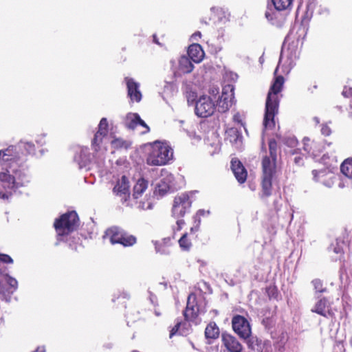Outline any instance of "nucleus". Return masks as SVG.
Segmentation results:
<instances>
[{"instance_id":"38","label":"nucleus","mask_w":352,"mask_h":352,"mask_svg":"<svg viewBox=\"0 0 352 352\" xmlns=\"http://www.w3.org/2000/svg\"><path fill=\"white\" fill-rule=\"evenodd\" d=\"M182 325L181 322H177L176 324L173 327V329L170 331V338H172L173 336L175 335L177 332H179V334H183V332L180 331L179 328Z\"/></svg>"},{"instance_id":"39","label":"nucleus","mask_w":352,"mask_h":352,"mask_svg":"<svg viewBox=\"0 0 352 352\" xmlns=\"http://www.w3.org/2000/svg\"><path fill=\"white\" fill-rule=\"evenodd\" d=\"M0 262L4 263H12L13 260L9 255L0 253Z\"/></svg>"},{"instance_id":"57","label":"nucleus","mask_w":352,"mask_h":352,"mask_svg":"<svg viewBox=\"0 0 352 352\" xmlns=\"http://www.w3.org/2000/svg\"><path fill=\"white\" fill-rule=\"evenodd\" d=\"M295 162L297 163L298 162H299V160H298L296 157L295 158Z\"/></svg>"},{"instance_id":"16","label":"nucleus","mask_w":352,"mask_h":352,"mask_svg":"<svg viewBox=\"0 0 352 352\" xmlns=\"http://www.w3.org/2000/svg\"><path fill=\"white\" fill-rule=\"evenodd\" d=\"M124 125L126 127L130 129H134L138 126H142L145 128V131H143V133H147L149 131V127L147 124L142 120L140 116L136 113H129L126 115L124 120Z\"/></svg>"},{"instance_id":"27","label":"nucleus","mask_w":352,"mask_h":352,"mask_svg":"<svg viewBox=\"0 0 352 352\" xmlns=\"http://www.w3.org/2000/svg\"><path fill=\"white\" fill-rule=\"evenodd\" d=\"M16 146L19 151L21 150H23V153H24V154H25V155H27V154L31 155V154L34 153L35 147H34V144H32V142L21 141Z\"/></svg>"},{"instance_id":"24","label":"nucleus","mask_w":352,"mask_h":352,"mask_svg":"<svg viewBox=\"0 0 352 352\" xmlns=\"http://www.w3.org/2000/svg\"><path fill=\"white\" fill-rule=\"evenodd\" d=\"M189 58L195 63L201 62L204 56V52L200 45L194 43L189 46L188 50Z\"/></svg>"},{"instance_id":"50","label":"nucleus","mask_w":352,"mask_h":352,"mask_svg":"<svg viewBox=\"0 0 352 352\" xmlns=\"http://www.w3.org/2000/svg\"><path fill=\"white\" fill-rule=\"evenodd\" d=\"M333 252L336 254H340L342 252V250L340 247H338V248H334Z\"/></svg>"},{"instance_id":"36","label":"nucleus","mask_w":352,"mask_h":352,"mask_svg":"<svg viewBox=\"0 0 352 352\" xmlns=\"http://www.w3.org/2000/svg\"><path fill=\"white\" fill-rule=\"evenodd\" d=\"M270 155L271 157H276V143L274 140H270L269 142Z\"/></svg>"},{"instance_id":"30","label":"nucleus","mask_w":352,"mask_h":352,"mask_svg":"<svg viewBox=\"0 0 352 352\" xmlns=\"http://www.w3.org/2000/svg\"><path fill=\"white\" fill-rule=\"evenodd\" d=\"M135 243L136 238L133 235L128 234L124 231L118 243L122 244L124 247H127L131 246Z\"/></svg>"},{"instance_id":"26","label":"nucleus","mask_w":352,"mask_h":352,"mask_svg":"<svg viewBox=\"0 0 352 352\" xmlns=\"http://www.w3.org/2000/svg\"><path fill=\"white\" fill-rule=\"evenodd\" d=\"M5 282L8 285L9 287L6 289V291H4L5 292V294H3L4 296H6V294H8L9 295L12 294L17 289L18 282L14 278L7 274L5 276ZM1 286L3 288V289L5 290L3 287L1 285Z\"/></svg>"},{"instance_id":"13","label":"nucleus","mask_w":352,"mask_h":352,"mask_svg":"<svg viewBox=\"0 0 352 352\" xmlns=\"http://www.w3.org/2000/svg\"><path fill=\"white\" fill-rule=\"evenodd\" d=\"M234 86L227 85L223 87L222 94L218 100L217 106L218 111L225 113L229 110L233 104Z\"/></svg>"},{"instance_id":"14","label":"nucleus","mask_w":352,"mask_h":352,"mask_svg":"<svg viewBox=\"0 0 352 352\" xmlns=\"http://www.w3.org/2000/svg\"><path fill=\"white\" fill-rule=\"evenodd\" d=\"M232 328L241 338L247 339L251 334V328L248 321L243 316L237 315L232 320Z\"/></svg>"},{"instance_id":"59","label":"nucleus","mask_w":352,"mask_h":352,"mask_svg":"<svg viewBox=\"0 0 352 352\" xmlns=\"http://www.w3.org/2000/svg\"><path fill=\"white\" fill-rule=\"evenodd\" d=\"M155 314H156L157 316H160V314H159V312H157V311H155Z\"/></svg>"},{"instance_id":"47","label":"nucleus","mask_w":352,"mask_h":352,"mask_svg":"<svg viewBox=\"0 0 352 352\" xmlns=\"http://www.w3.org/2000/svg\"><path fill=\"white\" fill-rule=\"evenodd\" d=\"M149 299H150L151 302L153 305H155V302H156V301H157V298H156V296H155L154 294H153L150 293Z\"/></svg>"},{"instance_id":"28","label":"nucleus","mask_w":352,"mask_h":352,"mask_svg":"<svg viewBox=\"0 0 352 352\" xmlns=\"http://www.w3.org/2000/svg\"><path fill=\"white\" fill-rule=\"evenodd\" d=\"M219 330L214 322L208 324L205 330V336L207 338L215 339L219 336Z\"/></svg>"},{"instance_id":"5","label":"nucleus","mask_w":352,"mask_h":352,"mask_svg":"<svg viewBox=\"0 0 352 352\" xmlns=\"http://www.w3.org/2000/svg\"><path fill=\"white\" fill-rule=\"evenodd\" d=\"M54 228L58 234V240L60 237L67 235L74 231L78 226V217L75 211L67 212L60 219H56Z\"/></svg>"},{"instance_id":"18","label":"nucleus","mask_w":352,"mask_h":352,"mask_svg":"<svg viewBox=\"0 0 352 352\" xmlns=\"http://www.w3.org/2000/svg\"><path fill=\"white\" fill-rule=\"evenodd\" d=\"M190 58L186 56H182L179 58L177 66L174 68L175 76H182V74L190 73L194 65L191 63Z\"/></svg>"},{"instance_id":"41","label":"nucleus","mask_w":352,"mask_h":352,"mask_svg":"<svg viewBox=\"0 0 352 352\" xmlns=\"http://www.w3.org/2000/svg\"><path fill=\"white\" fill-rule=\"evenodd\" d=\"M312 174H313L314 179L316 181H320V178L324 175L323 171H318L316 170H314L312 171Z\"/></svg>"},{"instance_id":"3","label":"nucleus","mask_w":352,"mask_h":352,"mask_svg":"<svg viewBox=\"0 0 352 352\" xmlns=\"http://www.w3.org/2000/svg\"><path fill=\"white\" fill-rule=\"evenodd\" d=\"M173 157V149L167 143L155 142L146 161L151 166H162L169 162Z\"/></svg>"},{"instance_id":"52","label":"nucleus","mask_w":352,"mask_h":352,"mask_svg":"<svg viewBox=\"0 0 352 352\" xmlns=\"http://www.w3.org/2000/svg\"><path fill=\"white\" fill-rule=\"evenodd\" d=\"M103 155H104V151H102L101 153L98 155V157L102 160H103Z\"/></svg>"},{"instance_id":"12","label":"nucleus","mask_w":352,"mask_h":352,"mask_svg":"<svg viewBox=\"0 0 352 352\" xmlns=\"http://www.w3.org/2000/svg\"><path fill=\"white\" fill-rule=\"evenodd\" d=\"M298 58L297 52L296 50H291L289 47L285 50L283 47L281 50L278 65L275 69L274 74H276L279 67L282 65L285 72H289L294 66L295 61Z\"/></svg>"},{"instance_id":"37","label":"nucleus","mask_w":352,"mask_h":352,"mask_svg":"<svg viewBox=\"0 0 352 352\" xmlns=\"http://www.w3.org/2000/svg\"><path fill=\"white\" fill-rule=\"evenodd\" d=\"M184 224H185V222H184V219H177V220L176 221V225L173 226V234H175L176 232L180 231Z\"/></svg>"},{"instance_id":"8","label":"nucleus","mask_w":352,"mask_h":352,"mask_svg":"<svg viewBox=\"0 0 352 352\" xmlns=\"http://www.w3.org/2000/svg\"><path fill=\"white\" fill-rule=\"evenodd\" d=\"M148 188V182L143 178L139 179L133 186L132 200L133 205L142 210L151 208V203L147 198V195L142 198Z\"/></svg>"},{"instance_id":"42","label":"nucleus","mask_w":352,"mask_h":352,"mask_svg":"<svg viewBox=\"0 0 352 352\" xmlns=\"http://www.w3.org/2000/svg\"><path fill=\"white\" fill-rule=\"evenodd\" d=\"M321 132L324 135H329L331 133V131L328 125L323 124L321 128Z\"/></svg>"},{"instance_id":"43","label":"nucleus","mask_w":352,"mask_h":352,"mask_svg":"<svg viewBox=\"0 0 352 352\" xmlns=\"http://www.w3.org/2000/svg\"><path fill=\"white\" fill-rule=\"evenodd\" d=\"M309 139L308 138H305L304 139V149L305 151H306L307 153H312L314 154V151H311V147L309 146L308 142H309Z\"/></svg>"},{"instance_id":"17","label":"nucleus","mask_w":352,"mask_h":352,"mask_svg":"<svg viewBox=\"0 0 352 352\" xmlns=\"http://www.w3.org/2000/svg\"><path fill=\"white\" fill-rule=\"evenodd\" d=\"M108 122L106 118H103L101 119L99 125L98 130L94 135V138L92 140V146L94 149L96 155L98 153V148L99 144L102 142L103 138L107 135V133Z\"/></svg>"},{"instance_id":"56","label":"nucleus","mask_w":352,"mask_h":352,"mask_svg":"<svg viewBox=\"0 0 352 352\" xmlns=\"http://www.w3.org/2000/svg\"><path fill=\"white\" fill-rule=\"evenodd\" d=\"M236 117H237V116H236V115H235V116H234V120H238V118H236Z\"/></svg>"},{"instance_id":"34","label":"nucleus","mask_w":352,"mask_h":352,"mask_svg":"<svg viewBox=\"0 0 352 352\" xmlns=\"http://www.w3.org/2000/svg\"><path fill=\"white\" fill-rule=\"evenodd\" d=\"M111 145L114 148H127L129 146L128 142L121 139L115 138L111 141Z\"/></svg>"},{"instance_id":"58","label":"nucleus","mask_w":352,"mask_h":352,"mask_svg":"<svg viewBox=\"0 0 352 352\" xmlns=\"http://www.w3.org/2000/svg\"><path fill=\"white\" fill-rule=\"evenodd\" d=\"M295 162L297 163L298 162H299V160H298L296 157L295 158Z\"/></svg>"},{"instance_id":"53","label":"nucleus","mask_w":352,"mask_h":352,"mask_svg":"<svg viewBox=\"0 0 352 352\" xmlns=\"http://www.w3.org/2000/svg\"><path fill=\"white\" fill-rule=\"evenodd\" d=\"M314 120L316 123H319V119L318 118H314Z\"/></svg>"},{"instance_id":"2","label":"nucleus","mask_w":352,"mask_h":352,"mask_svg":"<svg viewBox=\"0 0 352 352\" xmlns=\"http://www.w3.org/2000/svg\"><path fill=\"white\" fill-rule=\"evenodd\" d=\"M283 83L284 78L282 76H276L268 92L263 120L265 130L272 129L275 125L274 116L278 113L279 104L278 94L282 90Z\"/></svg>"},{"instance_id":"7","label":"nucleus","mask_w":352,"mask_h":352,"mask_svg":"<svg viewBox=\"0 0 352 352\" xmlns=\"http://www.w3.org/2000/svg\"><path fill=\"white\" fill-rule=\"evenodd\" d=\"M23 159L19 154L16 146H10L5 149L0 150V165L2 169L7 172L10 170V166L18 167Z\"/></svg>"},{"instance_id":"6","label":"nucleus","mask_w":352,"mask_h":352,"mask_svg":"<svg viewBox=\"0 0 352 352\" xmlns=\"http://www.w3.org/2000/svg\"><path fill=\"white\" fill-rule=\"evenodd\" d=\"M205 311V302L203 300L198 302L195 294H190L188 297L186 308L184 311L185 320L198 324L200 322L198 316Z\"/></svg>"},{"instance_id":"22","label":"nucleus","mask_w":352,"mask_h":352,"mask_svg":"<svg viewBox=\"0 0 352 352\" xmlns=\"http://www.w3.org/2000/svg\"><path fill=\"white\" fill-rule=\"evenodd\" d=\"M223 345L230 352H241L243 346L234 336L225 334L222 336Z\"/></svg>"},{"instance_id":"32","label":"nucleus","mask_w":352,"mask_h":352,"mask_svg":"<svg viewBox=\"0 0 352 352\" xmlns=\"http://www.w3.org/2000/svg\"><path fill=\"white\" fill-rule=\"evenodd\" d=\"M178 242L179 247L184 251H188L192 246V243L188 238V233H184L179 239Z\"/></svg>"},{"instance_id":"51","label":"nucleus","mask_w":352,"mask_h":352,"mask_svg":"<svg viewBox=\"0 0 352 352\" xmlns=\"http://www.w3.org/2000/svg\"><path fill=\"white\" fill-rule=\"evenodd\" d=\"M321 182L324 183V185H326V186H329V187H331V185H332V184H333V182H329L328 184H326V183H324L323 181H321Z\"/></svg>"},{"instance_id":"54","label":"nucleus","mask_w":352,"mask_h":352,"mask_svg":"<svg viewBox=\"0 0 352 352\" xmlns=\"http://www.w3.org/2000/svg\"><path fill=\"white\" fill-rule=\"evenodd\" d=\"M278 204V201H274V206L276 208V205Z\"/></svg>"},{"instance_id":"11","label":"nucleus","mask_w":352,"mask_h":352,"mask_svg":"<svg viewBox=\"0 0 352 352\" xmlns=\"http://www.w3.org/2000/svg\"><path fill=\"white\" fill-rule=\"evenodd\" d=\"M191 201L188 194H182L175 198L172 208L173 216L175 219H181L191 207Z\"/></svg>"},{"instance_id":"55","label":"nucleus","mask_w":352,"mask_h":352,"mask_svg":"<svg viewBox=\"0 0 352 352\" xmlns=\"http://www.w3.org/2000/svg\"><path fill=\"white\" fill-rule=\"evenodd\" d=\"M236 117H237V116H236V115H235V116H234V120H238V118H236Z\"/></svg>"},{"instance_id":"45","label":"nucleus","mask_w":352,"mask_h":352,"mask_svg":"<svg viewBox=\"0 0 352 352\" xmlns=\"http://www.w3.org/2000/svg\"><path fill=\"white\" fill-rule=\"evenodd\" d=\"M201 32H197L194 33V34L192 35L191 38H192V39L193 41H198V40H199V38H201Z\"/></svg>"},{"instance_id":"1","label":"nucleus","mask_w":352,"mask_h":352,"mask_svg":"<svg viewBox=\"0 0 352 352\" xmlns=\"http://www.w3.org/2000/svg\"><path fill=\"white\" fill-rule=\"evenodd\" d=\"M19 164V166H10V170L7 172H0V185L6 190H12L20 186L26 185L30 182V176L28 170ZM11 192H0V197L2 199H8Z\"/></svg>"},{"instance_id":"21","label":"nucleus","mask_w":352,"mask_h":352,"mask_svg":"<svg viewBox=\"0 0 352 352\" xmlns=\"http://www.w3.org/2000/svg\"><path fill=\"white\" fill-rule=\"evenodd\" d=\"M231 168L238 182L241 184L244 183L247 178V171L241 162L238 160H232Z\"/></svg>"},{"instance_id":"25","label":"nucleus","mask_w":352,"mask_h":352,"mask_svg":"<svg viewBox=\"0 0 352 352\" xmlns=\"http://www.w3.org/2000/svg\"><path fill=\"white\" fill-rule=\"evenodd\" d=\"M124 230L118 227H111L107 229L103 236L104 239H108L111 244L118 243Z\"/></svg>"},{"instance_id":"46","label":"nucleus","mask_w":352,"mask_h":352,"mask_svg":"<svg viewBox=\"0 0 352 352\" xmlns=\"http://www.w3.org/2000/svg\"><path fill=\"white\" fill-rule=\"evenodd\" d=\"M199 223H200V219L198 220V223L196 226H195L190 228L191 233H195L196 232L198 231L199 227Z\"/></svg>"},{"instance_id":"23","label":"nucleus","mask_w":352,"mask_h":352,"mask_svg":"<svg viewBox=\"0 0 352 352\" xmlns=\"http://www.w3.org/2000/svg\"><path fill=\"white\" fill-rule=\"evenodd\" d=\"M173 180V176L171 174H167L163 177L156 184L155 193L159 194L160 196L164 195L170 189Z\"/></svg>"},{"instance_id":"9","label":"nucleus","mask_w":352,"mask_h":352,"mask_svg":"<svg viewBox=\"0 0 352 352\" xmlns=\"http://www.w3.org/2000/svg\"><path fill=\"white\" fill-rule=\"evenodd\" d=\"M129 182L128 178L123 175L120 179H118L116 182V185L113 188V194L120 199V201L123 204H126L127 206H133L132 200L130 199L129 192Z\"/></svg>"},{"instance_id":"31","label":"nucleus","mask_w":352,"mask_h":352,"mask_svg":"<svg viewBox=\"0 0 352 352\" xmlns=\"http://www.w3.org/2000/svg\"><path fill=\"white\" fill-rule=\"evenodd\" d=\"M341 172L346 177L352 179V160L347 159L341 164Z\"/></svg>"},{"instance_id":"20","label":"nucleus","mask_w":352,"mask_h":352,"mask_svg":"<svg viewBox=\"0 0 352 352\" xmlns=\"http://www.w3.org/2000/svg\"><path fill=\"white\" fill-rule=\"evenodd\" d=\"M74 160L78 164L79 168L86 167L91 162L89 149L87 147L78 148L76 151Z\"/></svg>"},{"instance_id":"48","label":"nucleus","mask_w":352,"mask_h":352,"mask_svg":"<svg viewBox=\"0 0 352 352\" xmlns=\"http://www.w3.org/2000/svg\"><path fill=\"white\" fill-rule=\"evenodd\" d=\"M155 250L157 252H160L161 254H167L168 253V252L164 249L160 250V247L157 244H155Z\"/></svg>"},{"instance_id":"35","label":"nucleus","mask_w":352,"mask_h":352,"mask_svg":"<svg viewBox=\"0 0 352 352\" xmlns=\"http://www.w3.org/2000/svg\"><path fill=\"white\" fill-rule=\"evenodd\" d=\"M265 16L272 24H275L277 18V12L272 8H267L265 12Z\"/></svg>"},{"instance_id":"15","label":"nucleus","mask_w":352,"mask_h":352,"mask_svg":"<svg viewBox=\"0 0 352 352\" xmlns=\"http://www.w3.org/2000/svg\"><path fill=\"white\" fill-rule=\"evenodd\" d=\"M311 311L325 318H331L333 316L331 305L326 298L318 299Z\"/></svg>"},{"instance_id":"49","label":"nucleus","mask_w":352,"mask_h":352,"mask_svg":"<svg viewBox=\"0 0 352 352\" xmlns=\"http://www.w3.org/2000/svg\"><path fill=\"white\" fill-rule=\"evenodd\" d=\"M34 352H45L44 346H38Z\"/></svg>"},{"instance_id":"44","label":"nucleus","mask_w":352,"mask_h":352,"mask_svg":"<svg viewBox=\"0 0 352 352\" xmlns=\"http://www.w3.org/2000/svg\"><path fill=\"white\" fill-rule=\"evenodd\" d=\"M209 214H210L209 210H199L197 212V216H198V217L206 216V215H208Z\"/></svg>"},{"instance_id":"29","label":"nucleus","mask_w":352,"mask_h":352,"mask_svg":"<svg viewBox=\"0 0 352 352\" xmlns=\"http://www.w3.org/2000/svg\"><path fill=\"white\" fill-rule=\"evenodd\" d=\"M275 9L278 11L290 9L293 0H272Z\"/></svg>"},{"instance_id":"40","label":"nucleus","mask_w":352,"mask_h":352,"mask_svg":"<svg viewBox=\"0 0 352 352\" xmlns=\"http://www.w3.org/2000/svg\"><path fill=\"white\" fill-rule=\"evenodd\" d=\"M219 92V88L217 86H212L209 89V94L214 98Z\"/></svg>"},{"instance_id":"4","label":"nucleus","mask_w":352,"mask_h":352,"mask_svg":"<svg viewBox=\"0 0 352 352\" xmlns=\"http://www.w3.org/2000/svg\"><path fill=\"white\" fill-rule=\"evenodd\" d=\"M276 157L265 156L262 160V197H268L272 194V182L276 174Z\"/></svg>"},{"instance_id":"33","label":"nucleus","mask_w":352,"mask_h":352,"mask_svg":"<svg viewBox=\"0 0 352 352\" xmlns=\"http://www.w3.org/2000/svg\"><path fill=\"white\" fill-rule=\"evenodd\" d=\"M316 293H324L327 292V288L324 286L322 281L320 279L316 278L311 281Z\"/></svg>"},{"instance_id":"19","label":"nucleus","mask_w":352,"mask_h":352,"mask_svg":"<svg viewBox=\"0 0 352 352\" xmlns=\"http://www.w3.org/2000/svg\"><path fill=\"white\" fill-rule=\"evenodd\" d=\"M125 80L127 86L128 96L131 100L139 102L142 99L139 83L129 78H126Z\"/></svg>"},{"instance_id":"10","label":"nucleus","mask_w":352,"mask_h":352,"mask_svg":"<svg viewBox=\"0 0 352 352\" xmlns=\"http://www.w3.org/2000/svg\"><path fill=\"white\" fill-rule=\"evenodd\" d=\"M215 109V104L210 96L203 95L197 100L195 111L197 116L207 118L213 114Z\"/></svg>"}]
</instances>
